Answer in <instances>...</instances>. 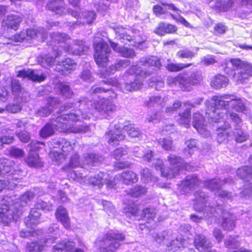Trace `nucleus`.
Returning <instances> with one entry per match:
<instances>
[{"label": "nucleus", "instance_id": "9d476101", "mask_svg": "<svg viewBox=\"0 0 252 252\" xmlns=\"http://www.w3.org/2000/svg\"><path fill=\"white\" fill-rule=\"evenodd\" d=\"M152 71H148L146 72L141 69V67L138 65H132L127 70V73L129 74H134L136 75L135 78L133 82L129 83L126 82L124 85H121L117 81H115V83L111 82L113 83V85L116 86L117 87H120L123 92L125 91H132L139 89L142 86V78H145L150 75Z\"/></svg>", "mask_w": 252, "mask_h": 252}, {"label": "nucleus", "instance_id": "4d7b16f0", "mask_svg": "<svg viewBox=\"0 0 252 252\" xmlns=\"http://www.w3.org/2000/svg\"><path fill=\"white\" fill-rule=\"evenodd\" d=\"M158 144L165 150H172V140L170 137L159 138L158 140Z\"/></svg>", "mask_w": 252, "mask_h": 252}, {"label": "nucleus", "instance_id": "c85d7f7f", "mask_svg": "<svg viewBox=\"0 0 252 252\" xmlns=\"http://www.w3.org/2000/svg\"><path fill=\"white\" fill-rule=\"evenodd\" d=\"M194 244L196 249L201 252L206 251L211 247L210 241L202 235H197L195 237Z\"/></svg>", "mask_w": 252, "mask_h": 252}, {"label": "nucleus", "instance_id": "b1692460", "mask_svg": "<svg viewBox=\"0 0 252 252\" xmlns=\"http://www.w3.org/2000/svg\"><path fill=\"white\" fill-rule=\"evenodd\" d=\"M183 74L185 78V91H189L191 85H196L200 83L202 80V74L198 71L193 73L189 76L187 72H184Z\"/></svg>", "mask_w": 252, "mask_h": 252}, {"label": "nucleus", "instance_id": "72a5a7b5", "mask_svg": "<svg viewBox=\"0 0 252 252\" xmlns=\"http://www.w3.org/2000/svg\"><path fill=\"white\" fill-rule=\"evenodd\" d=\"M15 166L13 161L7 158H0V176H5L11 171V167Z\"/></svg>", "mask_w": 252, "mask_h": 252}, {"label": "nucleus", "instance_id": "603ef678", "mask_svg": "<svg viewBox=\"0 0 252 252\" xmlns=\"http://www.w3.org/2000/svg\"><path fill=\"white\" fill-rule=\"evenodd\" d=\"M9 82L11 84V90L13 94L15 96H19V93L22 90L19 80L16 79H11Z\"/></svg>", "mask_w": 252, "mask_h": 252}, {"label": "nucleus", "instance_id": "393cba45", "mask_svg": "<svg viewBox=\"0 0 252 252\" xmlns=\"http://www.w3.org/2000/svg\"><path fill=\"white\" fill-rule=\"evenodd\" d=\"M71 15L75 18L80 19V21H77V23L79 22L83 24L92 23L96 17V14L93 11L83 12L81 14L82 16H81L78 11L72 10Z\"/></svg>", "mask_w": 252, "mask_h": 252}, {"label": "nucleus", "instance_id": "6ab92c4d", "mask_svg": "<svg viewBox=\"0 0 252 252\" xmlns=\"http://www.w3.org/2000/svg\"><path fill=\"white\" fill-rule=\"evenodd\" d=\"M192 125L202 136L205 138L210 136V132L206 128L205 119L199 113H195L193 114Z\"/></svg>", "mask_w": 252, "mask_h": 252}, {"label": "nucleus", "instance_id": "a18cd8bd", "mask_svg": "<svg viewBox=\"0 0 252 252\" xmlns=\"http://www.w3.org/2000/svg\"><path fill=\"white\" fill-rule=\"evenodd\" d=\"M57 88L60 92V94L64 98H69L73 95V92L69 86L65 83H60L58 85Z\"/></svg>", "mask_w": 252, "mask_h": 252}, {"label": "nucleus", "instance_id": "864d4df0", "mask_svg": "<svg viewBox=\"0 0 252 252\" xmlns=\"http://www.w3.org/2000/svg\"><path fill=\"white\" fill-rule=\"evenodd\" d=\"M45 30L42 28H38V29H31L26 31L27 36L31 38L41 37V38H43L45 36Z\"/></svg>", "mask_w": 252, "mask_h": 252}, {"label": "nucleus", "instance_id": "f257e3e1", "mask_svg": "<svg viewBox=\"0 0 252 252\" xmlns=\"http://www.w3.org/2000/svg\"><path fill=\"white\" fill-rule=\"evenodd\" d=\"M80 118L74 112L59 116L40 130V135L42 138L48 137L53 135L55 129L66 133L86 132L90 130V126L80 123Z\"/></svg>", "mask_w": 252, "mask_h": 252}, {"label": "nucleus", "instance_id": "a211bd4d", "mask_svg": "<svg viewBox=\"0 0 252 252\" xmlns=\"http://www.w3.org/2000/svg\"><path fill=\"white\" fill-rule=\"evenodd\" d=\"M246 63L239 59H232L225 63L224 71L229 77H235L238 72L242 70Z\"/></svg>", "mask_w": 252, "mask_h": 252}, {"label": "nucleus", "instance_id": "052dcab7", "mask_svg": "<svg viewBox=\"0 0 252 252\" xmlns=\"http://www.w3.org/2000/svg\"><path fill=\"white\" fill-rule=\"evenodd\" d=\"M137 205L133 203L128 204L124 209L126 215L130 218L132 216L135 217L137 213Z\"/></svg>", "mask_w": 252, "mask_h": 252}, {"label": "nucleus", "instance_id": "774afa93", "mask_svg": "<svg viewBox=\"0 0 252 252\" xmlns=\"http://www.w3.org/2000/svg\"><path fill=\"white\" fill-rule=\"evenodd\" d=\"M240 197L246 199L252 198V183H249L244 186L243 190L240 192Z\"/></svg>", "mask_w": 252, "mask_h": 252}, {"label": "nucleus", "instance_id": "5701e85b", "mask_svg": "<svg viewBox=\"0 0 252 252\" xmlns=\"http://www.w3.org/2000/svg\"><path fill=\"white\" fill-rule=\"evenodd\" d=\"M22 18L15 14L8 15L3 20L2 26L7 29H12L16 31L18 29L20 23L21 22Z\"/></svg>", "mask_w": 252, "mask_h": 252}, {"label": "nucleus", "instance_id": "473e14b6", "mask_svg": "<svg viewBox=\"0 0 252 252\" xmlns=\"http://www.w3.org/2000/svg\"><path fill=\"white\" fill-rule=\"evenodd\" d=\"M140 63L141 65L145 67L159 68L161 65V63L159 59L156 56H151L148 58H142L140 60Z\"/></svg>", "mask_w": 252, "mask_h": 252}, {"label": "nucleus", "instance_id": "1a4fd4ad", "mask_svg": "<svg viewBox=\"0 0 252 252\" xmlns=\"http://www.w3.org/2000/svg\"><path fill=\"white\" fill-rule=\"evenodd\" d=\"M168 160L171 166V169L169 170L163 168L162 161L159 159H157L156 162L154 163L156 169L159 170L161 176L164 177L168 179L175 177L178 175L182 168L188 170V164L185 163L184 160L179 157L175 155H170L168 156Z\"/></svg>", "mask_w": 252, "mask_h": 252}, {"label": "nucleus", "instance_id": "c9c22d12", "mask_svg": "<svg viewBox=\"0 0 252 252\" xmlns=\"http://www.w3.org/2000/svg\"><path fill=\"white\" fill-rule=\"evenodd\" d=\"M191 64V63H171L170 59H167V63L163 65L170 72H178L185 68L189 67Z\"/></svg>", "mask_w": 252, "mask_h": 252}, {"label": "nucleus", "instance_id": "f8f14e48", "mask_svg": "<svg viewBox=\"0 0 252 252\" xmlns=\"http://www.w3.org/2000/svg\"><path fill=\"white\" fill-rule=\"evenodd\" d=\"M194 209L197 211H204V217L211 220H215L218 214L217 210H219V206L217 209L212 206H206L207 196L202 191H198L195 193Z\"/></svg>", "mask_w": 252, "mask_h": 252}, {"label": "nucleus", "instance_id": "c756f323", "mask_svg": "<svg viewBox=\"0 0 252 252\" xmlns=\"http://www.w3.org/2000/svg\"><path fill=\"white\" fill-rule=\"evenodd\" d=\"M110 44L114 51L119 53L123 57L131 58L135 56V52L132 49L120 47L118 44L113 42H110Z\"/></svg>", "mask_w": 252, "mask_h": 252}, {"label": "nucleus", "instance_id": "a878e982", "mask_svg": "<svg viewBox=\"0 0 252 252\" xmlns=\"http://www.w3.org/2000/svg\"><path fill=\"white\" fill-rule=\"evenodd\" d=\"M76 63L73 60L67 58L62 62H58L56 64V70L61 72L62 74H67L74 70L76 68Z\"/></svg>", "mask_w": 252, "mask_h": 252}, {"label": "nucleus", "instance_id": "49530a36", "mask_svg": "<svg viewBox=\"0 0 252 252\" xmlns=\"http://www.w3.org/2000/svg\"><path fill=\"white\" fill-rule=\"evenodd\" d=\"M134 155L138 158H143L144 160L148 162L152 161V158L153 157L152 151L148 150L147 153L143 152L142 148L139 147H135L133 150Z\"/></svg>", "mask_w": 252, "mask_h": 252}, {"label": "nucleus", "instance_id": "dca6fc26", "mask_svg": "<svg viewBox=\"0 0 252 252\" xmlns=\"http://www.w3.org/2000/svg\"><path fill=\"white\" fill-rule=\"evenodd\" d=\"M207 109L206 115H208L213 122H219L220 114V98L219 96H215L211 100H207L206 102Z\"/></svg>", "mask_w": 252, "mask_h": 252}, {"label": "nucleus", "instance_id": "4be33fe9", "mask_svg": "<svg viewBox=\"0 0 252 252\" xmlns=\"http://www.w3.org/2000/svg\"><path fill=\"white\" fill-rule=\"evenodd\" d=\"M17 76L21 78H28L33 82H41L44 81L46 76L44 73L39 74L37 71L32 69H23L18 72Z\"/></svg>", "mask_w": 252, "mask_h": 252}, {"label": "nucleus", "instance_id": "e433bc0d", "mask_svg": "<svg viewBox=\"0 0 252 252\" xmlns=\"http://www.w3.org/2000/svg\"><path fill=\"white\" fill-rule=\"evenodd\" d=\"M25 161L30 167H40L43 165L42 162L36 153H29Z\"/></svg>", "mask_w": 252, "mask_h": 252}, {"label": "nucleus", "instance_id": "2f4dec72", "mask_svg": "<svg viewBox=\"0 0 252 252\" xmlns=\"http://www.w3.org/2000/svg\"><path fill=\"white\" fill-rule=\"evenodd\" d=\"M185 79L183 73H181L176 77L168 76L166 82L170 86H178L185 91Z\"/></svg>", "mask_w": 252, "mask_h": 252}, {"label": "nucleus", "instance_id": "e2e57ef3", "mask_svg": "<svg viewBox=\"0 0 252 252\" xmlns=\"http://www.w3.org/2000/svg\"><path fill=\"white\" fill-rule=\"evenodd\" d=\"M34 194L32 191H28L23 194L20 198V202L21 206H24L27 204L33 198Z\"/></svg>", "mask_w": 252, "mask_h": 252}, {"label": "nucleus", "instance_id": "f704fd0d", "mask_svg": "<svg viewBox=\"0 0 252 252\" xmlns=\"http://www.w3.org/2000/svg\"><path fill=\"white\" fill-rule=\"evenodd\" d=\"M162 6L159 5H155L153 7L154 13L157 16H161L165 13L167 10H171L175 11L178 10V9L172 4H167L165 3H161Z\"/></svg>", "mask_w": 252, "mask_h": 252}, {"label": "nucleus", "instance_id": "cd10ccee", "mask_svg": "<svg viewBox=\"0 0 252 252\" xmlns=\"http://www.w3.org/2000/svg\"><path fill=\"white\" fill-rule=\"evenodd\" d=\"M37 210L36 207L32 209L29 216L25 219V223L27 227L32 228L39 222L41 214Z\"/></svg>", "mask_w": 252, "mask_h": 252}, {"label": "nucleus", "instance_id": "5fc2aeb1", "mask_svg": "<svg viewBox=\"0 0 252 252\" xmlns=\"http://www.w3.org/2000/svg\"><path fill=\"white\" fill-rule=\"evenodd\" d=\"M156 215V209L154 208H146L142 212L143 219L148 223H151L154 220Z\"/></svg>", "mask_w": 252, "mask_h": 252}, {"label": "nucleus", "instance_id": "680f3d73", "mask_svg": "<svg viewBox=\"0 0 252 252\" xmlns=\"http://www.w3.org/2000/svg\"><path fill=\"white\" fill-rule=\"evenodd\" d=\"M115 31L117 35V38L120 39H126L127 41H130L132 39L131 36L127 34L125 31V30L122 27L115 29Z\"/></svg>", "mask_w": 252, "mask_h": 252}, {"label": "nucleus", "instance_id": "6e6552de", "mask_svg": "<svg viewBox=\"0 0 252 252\" xmlns=\"http://www.w3.org/2000/svg\"><path fill=\"white\" fill-rule=\"evenodd\" d=\"M84 160L80 159L79 156L77 153H72L69 164L63 167V169L65 171H68V176L70 179L82 185L87 184L93 185L90 182L91 179L96 176L97 175L91 176L89 178H87V175L84 173Z\"/></svg>", "mask_w": 252, "mask_h": 252}, {"label": "nucleus", "instance_id": "f3484780", "mask_svg": "<svg viewBox=\"0 0 252 252\" xmlns=\"http://www.w3.org/2000/svg\"><path fill=\"white\" fill-rule=\"evenodd\" d=\"M21 172L18 166L11 167V171L7 174V180H0V191L4 189H14L18 183L20 182V179L17 175H19Z\"/></svg>", "mask_w": 252, "mask_h": 252}, {"label": "nucleus", "instance_id": "79ce46f5", "mask_svg": "<svg viewBox=\"0 0 252 252\" xmlns=\"http://www.w3.org/2000/svg\"><path fill=\"white\" fill-rule=\"evenodd\" d=\"M190 109L187 108L183 113L179 114V118L177 121L179 125L184 126L185 127L188 128L189 126L190 119Z\"/></svg>", "mask_w": 252, "mask_h": 252}, {"label": "nucleus", "instance_id": "20e7f679", "mask_svg": "<svg viewBox=\"0 0 252 252\" xmlns=\"http://www.w3.org/2000/svg\"><path fill=\"white\" fill-rule=\"evenodd\" d=\"M226 109L230 114V119L235 124L234 136L237 142L242 143L248 138V135L241 129L242 126V120L239 116L232 112L233 110L241 112L246 115L250 114V110L246 107L243 101L237 98L234 95L224 94L221 95V110Z\"/></svg>", "mask_w": 252, "mask_h": 252}, {"label": "nucleus", "instance_id": "f03ea898", "mask_svg": "<svg viewBox=\"0 0 252 252\" xmlns=\"http://www.w3.org/2000/svg\"><path fill=\"white\" fill-rule=\"evenodd\" d=\"M51 44L54 45L53 52L54 57L50 54L46 55L41 58V65L43 67L52 66L56 61L55 58L60 55V50L58 47L63 48L65 52L74 55H81L85 53L88 49L83 40H74L71 45L68 44L66 41L69 39V36L65 33H53L51 34Z\"/></svg>", "mask_w": 252, "mask_h": 252}, {"label": "nucleus", "instance_id": "9b49d317", "mask_svg": "<svg viewBox=\"0 0 252 252\" xmlns=\"http://www.w3.org/2000/svg\"><path fill=\"white\" fill-rule=\"evenodd\" d=\"M124 235L117 231L110 230L103 238L98 241L99 252H113L124 240Z\"/></svg>", "mask_w": 252, "mask_h": 252}, {"label": "nucleus", "instance_id": "ddd939ff", "mask_svg": "<svg viewBox=\"0 0 252 252\" xmlns=\"http://www.w3.org/2000/svg\"><path fill=\"white\" fill-rule=\"evenodd\" d=\"M94 59L99 66H104L108 61L111 49L107 43L97 36L94 38Z\"/></svg>", "mask_w": 252, "mask_h": 252}, {"label": "nucleus", "instance_id": "a19ab883", "mask_svg": "<svg viewBox=\"0 0 252 252\" xmlns=\"http://www.w3.org/2000/svg\"><path fill=\"white\" fill-rule=\"evenodd\" d=\"M62 152L67 157L70 153L72 155L74 150L76 148L77 145L74 143L63 139L61 141Z\"/></svg>", "mask_w": 252, "mask_h": 252}, {"label": "nucleus", "instance_id": "bf43d9fd", "mask_svg": "<svg viewBox=\"0 0 252 252\" xmlns=\"http://www.w3.org/2000/svg\"><path fill=\"white\" fill-rule=\"evenodd\" d=\"M21 110V107L19 105L17 104H9L7 105L5 108H0V113H15L19 112Z\"/></svg>", "mask_w": 252, "mask_h": 252}, {"label": "nucleus", "instance_id": "0e129e2a", "mask_svg": "<svg viewBox=\"0 0 252 252\" xmlns=\"http://www.w3.org/2000/svg\"><path fill=\"white\" fill-rule=\"evenodd\" d=\"M147 192V189L143 186H136L130 190V194L132 197H137L145 194Z\"/></svg>", "mask_w": 252, "mask_h": 252}, {"label": "nucleus", "instance_id": "ea45409f", "mask_svg": "<svg viewBox=\"0 0 252 252\" xmlns=\"http://www.w3.org/2000/svg\"><path fill=\"white\" fill-rule=\"evenodd\" d=\"M130 61L126 59L120 60L114 64L107 69L106 72L108 74H114L117 70L126 68L130 64Z\"/></svg>", "mask_w": 252, "mask_h": 252}, {"label": "nucleus", "instance_id": "7ed1b4c3", "mask_svg": "<svg viewBox=\"0 0 252 252\" xmlns=\"http://www.w3.org/2000/svg\"><path fill=\"white\" fill-rule=\"evenodd\" d=\"M79 107L78 110H75L80 116V121L82 119H89L93 114V110H95L105 117L116 110V106L108 99L99 98V100L89 101L85 97H83L75 104L73 103H66L63 106V110H68L74 108L75 106Z\"/></svg>", "mask_w": 252, "mask_h": 252}, {"label": "nucleus", "instance_id": "423d86ee", "mask_svg": "<svg viewBox=\"0 0 252 252\" xmlns=\"http://www.w3.org/2000/svg\"><path fill=\"white\" fill-rule=\"evenodd\" d=\"M111 127H114V129H112L106 133L105 138L109 144L112 146L118 145L120 141L125 139V136L121 133L122 128L127 132V135L131 138L138 139L142 138V134L139 129L129 122H126L124 126L117 122L114 125L112 124Z\"/></svg>", "mask_w": 252, "mask_h": 252}, {"label": "nucleus", "instance_id": "412c9836", "mask_svg": "<svg viewBox=\"0 0 252 252\" xmlns=\"http://www.w3.org/2000/svg\"><path fill=\"white\" fill-rule=\"evenodd\" d=\"M60 99L58 97H49L47 99L46 106L42 107L36 111L35 115L37 117H46L51 113L53 109L59 104Z\"/></svg>", "mask_w": 252, "mask_h": 252}, {"label": "nucleus", "instance_id": "69168bd1", "mask_svg": "<svg viewBox=\"0 0 252 252\" xmlns=\"http://www.w3.org/2000/svg\"><path fill=\"white\" fill-rule=\"evenodd\" d=\"M35 207L38 209H41L45 211H50L52 210V205L51 203L45 202L41 199H38L36 204Z\"/></svg>", "mask_w": 252, "mask_h": 252}, {"label": "nucleus", "instance_id": "13d9d810", "mask_svg": "<svg viewBox=\"0 0 252 252\" xmlns=\"http://www.w3.org/2000/svg\"><path fill=\"white\" fill-rule=\"evenodd\" d=\"M238 74L241 76V78L239 77V80L246 79L249 76H252V66L246 63L242 70L238 72Z\"/></svg>", "mask_w": 252, "mask_h": 252}, {"label": "nucleus", "instance_id": "37998d69", "mask_svg": "<svg viewBox=\"0 0 252 252\" xmlns=\"http://www.w3.org/2000/svg\"><path fill=\"white\" fill-rule=\"evenodd\" d=\"M177 30V28L171 24L160 23L156 30V33L159 35H163L164 33H172Z\"/></svg>", "mask_w": 252, "mask_h": 252}, {"label": "nucleus", "instance_id": "58836bf2", "mask_svg": "<svg viewBox=\"0 0 252 252\" xmlns=\"http://www.w3.org/2000/svg\"><path fill=\"white\" fill-rule=\"evenodd\" d=\"M237 175L246 181H249L252 178V167L244 166L239 168L237 170Z\"/></svg>", "mask_w": 252, "mask_h": 252}, {"label": "nucleus", "instance_id": "4c0bfd02", "mask_svg": "<svg viewBox=\"0 0 252 252\" xmlns=\"http://www.w3.org/2000/svg\"><path fill=\"white\" fill-rule=\"evenodd\" d=\"M84 163L90 165H95L98 163L102 162L104 158L102 157H99L94 153L87 154L83 158Z\"/></svg>", "mask_w": 252, "mask_h": 252}, {"label": "nucleus", "instance_id": "7c9ffc66", "mask_svg": "<svg viewBox=\"0 0 252 252\" xmlns=\"http://www.w3.org/2000/svg\"><path fill=\"white\" fill-rule=\"evenodd\" d=\"M57 219L61 222L64 227L68 228L70 227V221L66 210L62 206H60L56 212Z\"/></svg>", "mask_w": 252, "mask_h": 252}, {"label": "nucleus", "instance_id": "bb28decb", "mask_svg": "<svg viewBox=\"0 0 252 252\" xmlns=\"http://www.w3.org/2000/svg\"><path fill=\"white\" fill-rule=\"evenodd\" d=\"M235 216L229 213L221 212V227L227 230H232L235 226Z\"/></svg>", "mask_w": 252, "mask_h": 252}, {"label": "nucleus", "instance_id": "4468645a", "mask_svg": "<svg viewBox=\"0 0 252 252\" xmlns=\"http://www.w3.org/2000/svg\"><path fill=\"white\" fill-rule=\"evenodd\" d=\"M50 238H47L44 244L40 242H32L27 244V252H40L43 249L45 246H48L53 243L55 239L60 236V230L57 224H53L48 230Z\"/></svg>", "mask_w": 252, "mask_h": 252}, {"label": "nucleus", "instance_id": "39448f33", "mask_svg": "<svg viewBox=\"0 0 252 252\" xmlns=\"http://www.w3.org/2000/svg\"><path fill=\"white\" fill-rule=\"evenodd\" d=\"M137 181L136 174L131 171L127 170L116 175L114 178L107 173L99 172L96 176L91 179L90 182L93 185L97 186L99 188L105 184L108 189H112L120 182L128 185L135 183Z\"/></svg>", "mask_w": 252, "mask_h": 252}, {"label": "nucleus", "instance_id": "0eeeda50", "mask_svg": "<svg viewBox=\"0 0 252 252\" xmlns=\"http://www.w3.org/2000/svg\"><path fill=\"white\" fill-rule=\"evenodd\" d=\"M199 186L206 187L212 191H215L217 195H220V180L214 179L202 182L195 175L188 176L178 186V190L181 194H185Z\"/></svg>", "mask_w": 252, "mask_h": 252}, {"label": "nucleus", "instance_id": "de8ad7c7", "mask_svg": "<svg viewBox=\"0 0 252 252\" xmlns=\"http://www.w3.org/2000/svg\"><path fill=\"white\" fill-rule=\"evenodd\" d=\"M74 243L68 241L64 243L62 242L55 245L53 247V252H63V251H69L74 247Z\"/></svg>", "mask_w": 252, "mask_h": 252}, {"label": "nucleus", "instance_id": "c03bdc74", "mask_svg": "<svg viewBox=\"0 0 252 252\" xmlns=\"http://www.w3.org/2000/svg\"><path fill=\"white\" fill-rule=\"evenodd\" d=\"M166 101V98H162L158 95L152 96L149 98L148 101L146 102V105L149 107H155L157 106H163Z\"/></svg>", "mask_w": 252, "mask_h": 252}, {"label": "nucleus", "instance_id": "2eb2a0df", "mask_svg": "<svg viewBox=\"0 0 252 252\" xmlns=\"http://www.w3.org/2000/svg\"><path fill=\"white\" fill-rule=\"evenodd\" d=\"M19 203L12 205H4L0 208V222L5 225H8L13 220H17L22 213V209Z\"/></svg>", "mask_w": 252, "mask_h": 252}, {"label": "nucleus", "instance_id": "8fccbe9b", "mask_svg": "<svg viewBox=\"0 0 252 252\" xmlns=\"http://www.w3.org/2000/svg\"><path fill=\"white\" fill-rule=\"evenodd\" d=\"M185 144L186 147L184 150V154L187 156H191L196 148V140L195 139L190 138L186 141Z\"/></svg>", "mask_w": 252, "mask_h": 252}, {"label": "nucleus", "instance_id": "6e6d98bb", "mask_svg": "<svg viewBox=\"0 0 252 252\" xmlns=\"http://www.w3.org/2000/svg\"><path fill=\"white\" fill-rule=\"evenodd\" d=\"M142 180L145 183H149L150 181L156 182L157 181V178L153 176L148 168L143 169L141 172Z\"/></svg>", "mask_w": 252, "mask_h": 252}, {"label": "nucleus", "instance_id": "338daca9", "mask_svg": "<svg viewBox=\"0 0 252 252\" xmlns=\"http://www.w3.org/2000/svg\"><path fill=\"white\" fill-rule=\"evenodd\" d=\"M80 78L85 82H91L94 81V78L92 73L87 67H85L80 75Z\"/></svg>", "mask_w": 252, "mask_h": 252}, {"label": "nucleus", "instance_id": "3c124183", "mask_svg": "<svg viewBox=\"0 0 252 252\" xmlns=\"http://www.w3.org/2000/svg\"><path fill=\"white\" fill-rule=\"evenodd\" d=\"M102 93H108L109 96L111 97H116L117 96V94L110 88H105L101 87L93 86L90 90L91 94H99Z\"/></svg>", "mask_w": 252, "mask_h": 252}, {"label": "nucleus", "instance_id": "aec40b11", "mask_svg": "<svg viewBox=\"0 0 252 252\" xmlns=\"http://www.w3.org/2000/svg\"><path fill=\"white\" fill-rule=\"evenodd\" d=\"M47 1L46 7L57 14L62 15L68 12L63 0H38V2Z\"/></svg>", "mask_w": 252, "mask_h": 252}, {"label": "nucleus", "instance_id": "09e8293b", "mask_svg": "<svg viewBox=\"0 0 252 252\" xmlns=\"http://www.w3.org/2000/svg\"><path fill=\"white\" fill-rule=\"evenodd\" d=\"M49 156L52 159L53 163L55 165L61 164L66 158L62 152H59L54 150L50 152Z\"/></svg>", "mask_w": 252, "mask_h": 252}]
</instances>
